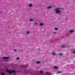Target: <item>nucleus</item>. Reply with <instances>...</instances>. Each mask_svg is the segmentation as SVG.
Returning a JSON list of instances; mask_svg holds the SVG:
<instances>
[{
	"instance_id": "obj_1",
	"label": "nucleus",
	"mask_w": 75,
	"mask_h": 75,
	"mask_svg": "<svg viewBox=\"0 0 75 75\" xmlns=\"http://www.w3.org/2000/svg\"><path fill=\"white\" fill-rule=\"evenodd\" d=\"M55 11L56 13L58 14H59L61 13V11H59V10H55Z\"/></svg>"
},
{
	"instance_id": "obj_2",
	"label": "nucleus",
	"mask_w": 75,
	"mask_h": 75,
	"mask_svg": "<svg viewBox=\"0 0 75 75\" xmlns=\"http://www.w3.org/2000/svg\"><path fill=\"white\" fill-rule=\"evenodd\" d=\"M6 71L7 72H9V74H11L12 73V71H10L9 70H6Z\"/></svg>"
},
{
	"instance_id": "obj_3",
	"label": "nucleus",
	"mask_w": 75,
	"mask_h": 75,
	"mask_svg": "<svg viewBox=\"0 0 75 75\" xmlns=\"http://www.w3.org/2000/svg\"><path fill=\"white\" fill-rule=\"evenodd\" d=\"M8 58H10V57H3V59H8Z\"/></svg>"
},
{
	"instance_id": "obj_4",
	"label": "nucleus",
	"mask_w": 75,
	"mask_h": 75,
	"mask_svg": "<svg viewBox=\"0 0 75 75\" xmlns=\"http://www.w3.org/2000/svg\"><path fill=\"white\" fill-rule=\"evenodd\" d=\"M45 74L46 75H51V74L48 72H47L45 73Z\"/></svg>"
},
{
	"instance_id": "obj_5",
	"label": "nucleus",
	"mask_w": 75,
	"mask_h": 75,
	"mask_svg": "<svg viewBox=\"0 0 75 75\" xmlns=\"http://www.w3.org/2000/svg\"><path fill=\"white\" fill-rule=\"evenodd\" d=\"M59 9H61L60 8H57L54 9V10H59Z\"/></svg>"
},
{
	"instance_id": "obj_6",
	"label": "nucleus",
	"mask_w": 75,
	"mask_h": 75,
	"mask_svg": "<svg viewBox=\"0 0 75 75\" xmlns=\"http://www.w3.org/2000/svg\"><path fill=\"white\" fill-rule=\"evenodd\" d=\"M36 64H40V61H38L36 62Z\"/></svg>"
},
{
	"instance_id": "obj_7",
	"label": "nucleus",
	"mask_w": 75,
	"mask_h": 75,
	"mask_svg": "<svg viewBox=\"0 0 75 75\" xmlns=\"http://www.w3.org/2000/svg\"><path fill=\"white\" fill-rule=\"evenodd\" d=\"M44 24V23H40V26H42V25H43Z\"/></svg>"
},
{
	"instance_id": "obj_8",
	"label": "nucleus",
	"mask_w": 75,
	"mask_h": 75,
	"mask_svg": "<svg viewBox=\"0 0 75 75\" xmlns=\"http://www.w3.org/2000/svg\"><path fill=\"white\" fill-rule=\"evenodd\" d=\"M52 8V6H49L47 7V8L48 9H50V8Z\"/></svg>"
},
{
	"instance_id": "obj_9",
	"label": "nucleus",
	"mask_w": 75,
	"mask_h": 75,
	"mask_svg": "<svg viewBox=\"0 0 75 75\" xmlns=\"http://www.w3.org/2000/svg\"><path fill=\"white\" fill-rule=\"evenodd\" d=\"M59 55H60V56H62V55H63V54L62 53H60L59 54Z\"/></svg>"
},
{
	"instance_id": "obj_10",
	"label": "nucleus",
	"mask_w": 75,
	"mask_h": 75,
	"mask_svg": "<svg viewBox=\"0 0 75 75\" xmlns=\"http://www.w3.org/2000/svg\"><path fill=\"white\" fill-rule=\"evenodd\" d=\"M40 72L41 74H43V71H40Z\"/></svg>"
},
{
	"instance_id": "obj_11",
	"label": "nucleus",
	"mask_w": 75,
	"mask_h": 75,
	"mask_svg": "<svg viewBox=\"0 0 75 75\" xmlns=\"http://www.w3.org/2000/svg\"><path fill=\"white\" fill-rule=\"evenodd\" d=\"M29 6L30 7H32V4H31L29 5Z\"/></svg>"
},
{
	"instance_id": "obj_12",
	"label": "nucleus",
	"mask_w": 75,
	"mask_h": 75,
	"mask_svg": "<svg viewBox=\"0 0 75 75\" xmlns=\"http://www.w3.org/2000/svg\"><path fill=\"white\" fill-rule=\"evenodd\" d=\"M62 73V71H58L57 72V74H59Z\"/></svg>"
},
{
	"instance_id": "obj_13",
	"label": "nucleus",
	"mask_w": 75,
	"mask_h": 75,
	"mask_svg": "<svg viewBox=\"0 0 75 75\" xmlns=\"http://www.w3.org/2000/svg\"><path fill=\"white\" fill-rule=\"evenodd\" d=\"M53 68H54V69H57L58 68V67H53Z\"/></svg>"
},
{
	"instance_id": "obj_14",
	"label": "nucleus",
	"mask_w": 75,
	"mask_h": 75,
	"mask_svg": "<svg viewBox=\"0 0 75 75\" xmlns=\"http://www.w3.org/2000/svg\"><path fill=\"white\" fill-rule=\"evenodd\" d=\"M70 33H73V32H74V31H73V30H71L70 31H69Z\"/></svg>"
},
{
	"instance_id": "obj_15",
	"label": "nucleus",
	"mask_w": 75,
	"mask_h": 75,
	"mask_svg": "<svg viewBox=\"0 0 75 75\" xmlns=\"http://www.w3.org/2000/svg\"><path fill=\"white\" fill-rule=\"evenodd\" d=\"M12 72H13V73H16V71H15V70H12Z\"/></svg>"
},
{
	"instance_id": "obj_16",
	"label": "nucleus",
	"mask_w": 75,
	"mask_h": 75,
	"mask_svg": "<svg viewBox=\"0 0 75 75\" xmlns=\"http://www.w3.org/2000/svg\"><path fill=\"white\" fill-rule=\"evenodd\" d=\"M33 20V19L31 18L30 19L29 21H32Z\"/></svg>"
},
{
	"instance_id": "obj_17",
	"label": "nucleus",
	"mask_w": 75,
	"mask_h": 75,
	"mask_svg": "<svg viewBox=\"0 0 75 75\" xmlns=\"http://www.w3.org/2000/svg\"><path fill=\"white\" fill-rule=\"evenodd\" d=\"M52 55H55V53H52Z\"/></svg>"
},
{
	"instance_id": "obj_18",
	"label": "nucleus",
	"mask_w": 75,
	"mask_h": 75,
	"mask_svg": "<svg viewBox=\"0 0 75 75\" xmlns=\"http://www.w3.org/2000/svg\"><path fill=\"white\" fill-rule=\"evenodd\" d=\"M58 28H54V29L55 30H58Z\"/></svg>"
},
{
	"instance_id": "obj_19",
	"label": "nucleus",
	"mask_w": 75,
	"mask_h": 75,
	"mask_svg": "<svg viewBox=\"0 0 75 75\" xmlns=\"http://www.w3.org/2000/svg\"><path fill=\"white\" fill-rule=\"evenodd\" d=\"M29 33H30V32H29V31L27 32V34H29Z\"/></svg>"
},
{
	"instance_id": "obj_20",
	"label": "nucleus",
	"mask_w": 75,
	"mask_h": 75,
	"mask_svg": "<svg viewBox=\"0 0 75 75\" xmlns=\"http://www.w3.org/2000/svg\"><path fill=\"white\" fill-rule=\"evenodd\" d=\"M20 59V58L18 57H17V58H16L17 60H18V59Z\"/></svg>"
},
{
	"instance_id": "obj_21",
	"label": "nucleus",
	"mask_w": 75,
	"mask_h": 75,
	"mask_svg": "<svg viewBox=\"0 0 75 75\" xmlns=\"http://www.w3.org/2000/svg\"><path fill=\"white\" fill-rule=\"evenodd\" d=\"M5 74H4V73H2L1 74V75H5Z\"/></svg>"
},
{
	"instance_id": "obj_22",
	"label": "nucleus",
	"mask_w": 75,
	"mask_h": 75,
	"mask_svg": "<svg viewBox=\"0 0 75 75\" xmlns=\"http://www.w3.org/2000/svg\"><path fill=\"white\" fill-rule=\"evenodd\" d=\"M17 74L15 73H14L13 74V75H16Z\"/></svg>"
},
{
	"instance_id": "obj_23",
	"label": "nucleus",
	"mask_w": 75,
	"mask_h": 75,
	"mask_svg": "<svg viewBox=\"0 0 75 75\" xmlns=\"http://www.w3.org/2000/svg\"><path fill=\"white\" fill-rule=\"evenodd\" d=\"M65 47V46H62V48H64V47Z\"/></svg>"
},
{
	"instance_id": "obj_24",
	"label": "nucleus",
	"mask_w": 75,
	"mask_h": 75,
	"mask_svg": "<svg viewBox=\"0 0 75 75\" xmlns=\"http://www.w3.org/2000/svg\"><path fill=\"white\" fill-rule=\"evenodd\" d=\"M14 51H17V50H16V49H15V50H14Z\"/></svg>"
},
{
	"instance_id": "obj_25",
	"label": "nucleus",
	"mask_w": 75,
	"mask_h": 75,
	"mask_svg": "<svg viewBox=\"0 0 75 75\" xmlns=\"http://www.w3.org/2000/svg\"><path fill=\"white\" fill-rule=\"evenodd\" d=\"M1 13H2V12H0V14H1Z\"/></svg>"
},
{
	"instance_id": "obj_26",
	"label": "nucleus",
	"mask_w": 75,
	"mask_h": 75,
	"mask_svg": "<svg viewBox=\"0 0 75 75\" xmlns=\"http://www.w3.org/2000/svg\"><path fill=\"white\" fill-rule=\"evenodd\" d=\"M73 54H75V51L73 52Z\"/></svg>"
},
{
	"instance_id": "obj_27",
	"label": "nucleus",
	"mask_w": 75,
	"mask_h": 75,
	"mask_svg": "<svg viewBox=\"0 0 75 75\" xmlns=\"http://www.w3.org/2000/svg\"><path fill=\"white\" fill-rule=\"evenodd\" d=\"M54 34H56V32H54Z\"/></svg>"
}]
</instances>
